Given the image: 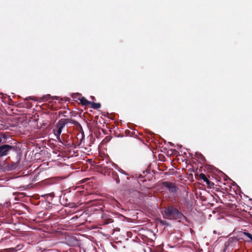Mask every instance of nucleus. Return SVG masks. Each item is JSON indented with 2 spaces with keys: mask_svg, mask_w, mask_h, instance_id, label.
I'll list each match as a JSON object with an SVG mask.
<instances>
[{
  "mask_svg": "<svg viewBox=\"0 0 252 252\" xmlns=\"http://www.w3.org/2000/svg\"><path fill=\"white\" fill-rule=\"evenodd\" d=\"M213 233H214V234H216V230H214V231H213Z\"/></svg>",
  "mask_w": 252,
  "mask_h": 252,
  "instance_id": "obj_15",
  "label": "nucleus"
},
{
  "mask_svg": "<svg viewBox=\"0 0 252 252\" xmlns=\"http://www.w3.org/2000/svg\"><path fill=\"white\" fill-rule=\"evenodd\" d=\"M74 121L70 119H62L57 124L54 133L57 138L60 140V135L63 127L68 123L74 124Z\"/></svg>",
  "mask_w": 252,
  "mask_h": 252,
  "instance_id": "obj_1",
  "label": "nucleus"
},
{
  "mask_svg": "<svg viewBox=\"0 0 252 252\" xmlns=\"http://www.w3.org/2000/svg\"><path fill=\"white\" fill-rule=\"evenodd\" d=\"M112 166L117 170H118V169L119 168V167L118 166V165L114 163H112Z\"/></svg>",
  "mask_w": 252,
  "mask_h": 252,
  "instance_id": "obj_11",
  "label": "nucleus"
},
{
  "mask_svg": "<svg viewBox=\"0 0 252 252\" xmlns=\"http://www.w3.org/2000/svg\"><path fill=\"white\" fill-rule=\"evenodd\" d=\"M200 178L203 180L204 182H205L207 184H209L210 181L207 178L206 176L203 174H200Z\"/></svg>",
  "mask_w": 252,
  "mask_h": 252,
  "instance_id": "obj_7",
  "label": "nucleus"
},
{
  "mask_svg": "<svg viewBox=\"0 0 252 252\" xmlns=\"http://www.w3.org/2000/svg\"><path fill=\"white\" fill-rule=\"evenodd\" d=\"M164 217L169 220H177L182 218L183 215L177 209L169 207L165 210Z\"/></svg>",
  "mask_w": 252,
  "mask_h": 252,
  "instance_id": "obj_2",
  "label": "nucleus"
},
{
  "mask_svg": "<svg viewBox=\"0 0 252 252\" xmlns=\"http://www.w3.org/2000/svg\"><path fill=\"white\" fill-rule=\"evenodd\" d=\"M118 171L122 174H123L126 175H128V174H127L124 170H123L122 169L120 168V167L118 169Z\"/></svg>",
  "mask_w": 252,
  "mask_h": 252,
  "instance_id": "obj_9",
  "label": "nucleus"
},
{
  "mask_svg": "<svg viewBox=\"0 0 252 252\" xmlns=\"http://www.w3.org/2000/svg\"><path fill=\"white\" fill-rule=\"evenodd\" d=\"M80 102L83 105H88L91 104L90 101L87 100L85 97H83L80 99Z\"/></svg>",
  "mask_w": 252,
  "mask_h": 252,
  "instance_id": "obj_5",
  "label": "nucleus"
},
{
  "mask_svg": "<svg viewBox=\"0 0 252 252\" xmlns=\"http://www.w3.org/2000/svg\"><path fill=\"white\" fill-rule=\"evenodd\" d=\"M1 141H2V139H1V137L0 136V143L1 142Z\"/></svg>",
  "mask_w": 252,
  "mask_h": 252,
  "instance_id": "obj_14",
  "label": "nucleus"
},
{
  "mask_svg": "<svg viewBox=\"0 0 252 252\" xmlns=\"http://www.w3.org/2000/svg\"><path fill=\"white\" fill-rule=\"evenodd\" d=\"M244 235L250 238L252 241V235L251 233L249 232H244Z\"/></svg>",
  "mask_w": 252,
  "mask_h": 252,
  "instance_id": "obj_8",
  "label": "nucleus"
},
{
  "mask_svg": "<svg viewBox=\"0 0 252 252\" xmlns=\"http://www.w3.org/2000/svg\"><path fill=\"white\" fill-rule=\"evenodd\" d=\"M91 107L93 109H97L100 107L101 105L99 103L91 102Z\"/></svg>",
  "mask_w": 252,
  "mask_h": 252,
  "instance_id": "obj_6",
  "label": "nucleus"
},
{
  "mask_svg": "<svg viewBox=\"0 0 252 252\" xmlns=\"http://www.w3.org/2000/svg\"><path fill=\"white\" fill-rule=\"evenodd\" d=\"M163 185L164 187L167 188L171 192L173 193H175L176 192L177 187L173 183L165 182L163 183Z\"/></svg>",
  "mask_w": 252,
  "mask_h": 252,
  "instance_id": "obj_4",
  "label": "nucleus"
},
{
  "mask_svg": "<svg viewBox=\"0 0 252 252\" xmlns=\"http://www.w3.org/2000/svg\"><path fill=\"white\" fill-rule=\"evenodd\" d=\"M92 98L94 100V96H91Z\"/></svg>",
  "mask_w": 252,
  "mask_h": 252,
  "instance_id": "obj_16",
  "label": "nucleus"
},
{
  "mask_svg": "<svg viewBox=\"0 0 252 252\" xmlns=\"http://www.w3.org/2000/svg\"><path fill=\"white\" fill-rule=\"evenodd\" d=\"M116 182L117 184H119L120 183V180L119 179H116Z\"/></svg>",
  "mask_w": 252,
  "mask_h": 252,
  "instance_id": "obj_13",
  "label": "nucleus"
},
{
  "mask_svg": "<svg viewBox=\"0 0 252 252\" xmlns=\"http://www.w3.org/2000/svg\"><path fill=\"white\" fill-rule=\"evenodd\" d=\"M17 163H15V164L12 165L11 169L12 170H15L17 168Z\"/></svg>",
  "mask_w": 252,
  "mask_h": 252,
  "instance_id": "obj_10",
  "label": "nucleus"
},
{
  "mask_svg": "<svg viewBox=\"0 0 252 252\" xmlns=\"http://www.w3.org/2000/svg\"><path fill=\"white\" fill-rule=\"evenodd\" d=\"M161 222L163 225H168V223L166 221H161Z\"/></svg>",
  "mask_w": 252,
  "mask_h": 252,
  "instance_id": "obj_12",
  "label": "nucleus"
},
{
  "mask_svg": "<svg viewBox=\"0 0 252 252\" xmlns=\"http://www.w3.org/2000/svg\"><path fill=\"white\" fill-rule=\"evenodd\" d=\"M13 147L8 145H3L0 146V157L7 155Z\"/></svg>",
  "mask_w": 252,
  "mask_h": 252,
  "instance_id": "obj_3",
  "label": "nucleus"
}]
</instances>
